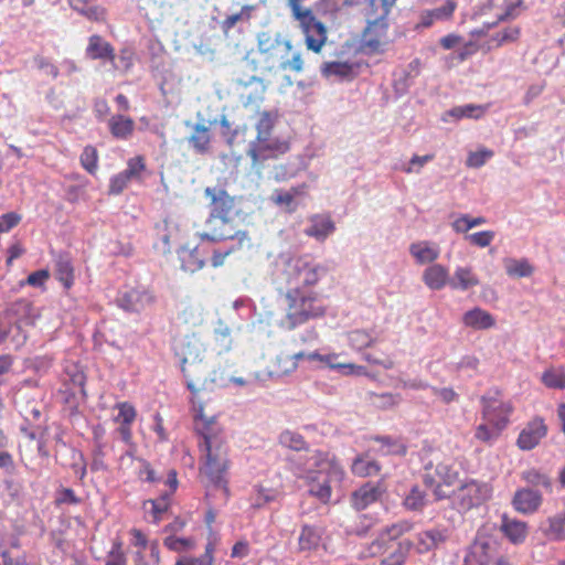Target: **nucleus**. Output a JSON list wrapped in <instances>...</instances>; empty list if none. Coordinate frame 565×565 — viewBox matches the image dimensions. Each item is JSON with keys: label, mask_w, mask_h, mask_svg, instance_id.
I'll return each instance as SVG.
<instances>
[{"label": "nucleus", "mask_w": 565, "mask_h": 565, "mask_svg": "<svg viewBox=\"0 0 565 565\" xmlns=\"http://www.w3.org/2000/svg\"><path fill=\"white\" fill-rule=\"evenodd\" d=\"M193 425L199 434L203 436L204 462L201 467V475L209 486L220 489L224 497L228 495L225 471L228 467L227 451L220 439L222 427L218 423L220 413L210 401L203 397H193Z\"/></svg>", "instance_id": "nucleus-1"}, {"label": "nucleus", "mask_w": 565, "mask_h": 565, "mask_svg": "<svg viewBox=\"0 0 565 565\" xmlns=\"http://www.w3.org/2000/svg\"><path fill=\"white\" fill-rule=\"evenodd\" d=\"M294 473L303 479L310 495L329 502L342 483L345 472L330 452L312 449L294 457Z\"/></svg>", "instance_id": "nucleus-2"}, {"label": "nucleus", "mask_w": 565, "mask_h": 565, "mask_svg": "<svg viewBox=\"0 0 565 565\" xmlns=\"http://www.w3.org/2000/svg\"><path fill=\"white\" fill-rule=\"evenodd\" d=\"M204 192L211 199L212 207L207 224L212 231L210 234H204L203 237L213 242L236 239L238 247H242L245 242H250L246 231L234 226L235 199L230 196L227 192L213 190V188H206Z\"/></svg>", "instance_id": "nucleus-3"}, {"label": "nucleus", "mask_w": 565, "mask_h": 565, "mask_svg": "<svg viewBox=\"0 0 565 565\" xmlns=\"http://www.w3.org/2000/svg\"><path fill=\"white\" fill-rule=\"evenodd\" d=\"M276 115L271 111L258 114L255 124L256 137L249 142L248 154L254 163H262L270 158L285 154L290 149L289 142L275 134Z\"/></svg>", "instance_id": "nucleus-4"}, {"label": "nucleus", "mask_w": 565, "mask_h": 565, "mask_svg": "<svg viewBox=\"0 0 565 565\" xmlns=\"http://www.w3.org/2000/svg\"><path fill=\"white\" fill-rule=\"evenodd\" d=\"M513 404L499 395L483 396L481 399V423L475 436L478 440L493 445L508 428Z\"/></svg>", "instance_id": "nucleus-5"}, {"label": "nucleus", "mask_w": 565, "mask_h": 565, "mask_svg": "<svg viewBox=\"0 0 565 565\" xmlns=\"http://www.w3.org/2000/svg\"><path fill=\"white\" fill-rule=\"evenodd\" d=\"M279 264L282 278L288 285L315 286L328 273L324 263L310 255H284Z\"/></svg>", "instance_id": "nucleus-6"}, {"label": "nucleus", "mask_w": 565, "mask_h": 565, "mask_svg": "<svg viewBox=\"0 0 565 565\" xmlns=\"http://www.w3.org/2000/svg\"><path fill=\"white\" fill-rule=\"evenodd\" d=\"M286 317L281 324L287 329L309 321L310 318H318L326 315V306L320 302L313 291H301L296 287L286 292L285 296Z\"/></svg>", "instance_id": "nucleus-7"}, {"label": "nucleus", "mask_w": 565, "mask_h": 565, "mask_svg": "<svg viewBox=\"0 0 565 565\" xmlns=\"http://www.w3.org/2000/svg\"><path fill=\"white\" fill-rule=\"evenodd\" d=\"M344 355V352L312 351L305 352L303 360H307L316 370L327 367L340 373L341 376H365L367 373L365 366L342 360Z\"/></svg>", "instance_id": "nucleus-8"}, {"label": "nucleus", "mask_w": 565, "mask_h": 565, "mask_svg": "<svg viewBox=\"0 0 565 565\" xmlns=\"http://www.w3.org/2000/svg\"><path fill=\"white\" fill-rule=\"evenodd\" d=\"M177 353L182 363V371L188 380V387L194 391L191 379H199L204 372L203 353L204 347L200 340L186 339L180 342Z\"/></svg>", "instance_id": "nucleus-9"}, {"label": "nucleus", "mask_w": 565, "mask_h": 565, "mask_svg": "<svg viewBox=\"0 0 565 565\" xmlns=\"http://www.w3.org/2000/svg\"><path fill=\"white\" fill-rule=\"evenodd\" d=\"M491 494L492 489L488 483L469 480L454 491L452 503L460 512H467L487 501Z\"/></svg>", "instance_id": "nucleus-10"}, {"label": "nucleus", "mask_w": 565, "mask_h": 565, "mask_svg": "<svg viewBox=\"0 0 565 565\" xmlns=\"http://www.w3.org/2000/svg\"><path fill=\"white\" fill-rule=\"evenodd\" d=\"M390 43L391 39L385 20H376L365 28L360 41V51L369 56H373V54L386 52Z\"/></svg>", "instance_id": "nucleus-11"}, {"label": "nucleus", "mask_w": 565, "mask_h": 565, "mask_svg": "<svg viewBox=\"0 0 565 565\" xmlns=\"http://www.w3.org/2000/svg\"><path fill=\"white\" fill-rule=\"evenodd\" d=\"M299 28L305 34V44L309 51L320 53L328 40V31L323 22L316 19L312 12L299 14L296 18Z\"/></svg>", "instance_id": "nucleus-12"}, {"label": "nucleus", "mask_w": 565, "mask_h": 565, "mask_svg": "<svg viewBox=\"0 0 565 565\" xmlns=\"http://www.w3.org/2000/svg\"><path fill=\"white\" fill-rule=\"evenodd\" d=\"M457 479L458 470L447 462H441L427 469L425 482L429 488H431L436 500H443V498H447L449 495V492L444 488H448V486L455 483Z\"/></svg>", "instance_id": "nucleus-13"}, {"label": "nucleus", "mask_w": 565, "mask_h": 565, "mask_svg": "<svg viewBox=\"0 0 565 565\" xmlns=\"http://www.w3.org/2000/svg\"><path fill=\"white\" fill-rule=\"evenodd\" d=\"M486 527L478 532L475 542L467 552L463 565H488L495 552L494 540L484 537Z\"/></svg>", "instance_id": "nucleus-14"}, {"label": "nucleus", "mask_w": 565, "mask_h": 565, "mask_svg": "<svg viewBox=\"0 0 565 565\" xmlns=\"http://www.w3.org/2000/svg\"><path fill=\"white\" fill-rule=\"evenodd\" d=\"M548 428L543 417H533L527 422L516 438V446L521 450H533L546 437Z\"/></svg>", "instance_id": "nucleus-15"}, {"label": "nucleus", "mask_w": 565, "mask_h": 565, "mask_svg": "<svg viewBox=\"0 0 565 565\" xmlns=\"http://www.w3.org/2000/svg\"><path fill=\"white\" fill-rule=\"evenodd\" d=\"M258 50L268 57H276L280 61L292 50L290 40L282 39L279 34L262 32L258 34Z\"/></svg>", "instance_id": "nucleus-16"}, {"label": "nucleus", "mask_w": 565, "mask_h": 565, "mask_svg": "<svg viewBox=\"0 0 565 565\" xmlns=\"http://www.w3.org/2000/svg\"><path fill=\"white\" fill-rule=\"evenodd\" d=\"M408 253L419 266H429V264L439 259L441 247L433 241H415L409 244Z\"/></svg>", "instance_id": "nucleus-17"}, {"label": "nucleus", "mask_w": 565, "mask_h": 565, "mask_svg": "<svg viewBox=\"0 0 565 565\" xmlns=\"http://www.w3.org/2000/svg\"><path fill=\"white\" fill-rule=\"evenodd\" d=\"M422 280L429 290L439 291L446 286H450V274L448 267L443 263H430L423 274Z\"/></svg>", "instance_id": "nucleus-18"}, {"label": "nucleus", "mask_w": 565, "mask_h": 565, "mask_svg": "<svg viewBox=\"0 0 565 565\" xmlns=\"http://www.w3.org/2000/svg\"><path fill=\"white\" fill-rule=\"evenodd\" d=\"M115 408L117 414L114 416V422L119 425L117 433L120 435L121 440L129 443L132 438L131 425L137 417V411L128 402L117 403Z\"/></svg>", "instance_id": "nucleus-19"}, {"label": "nucleus", "mask_w": 565, "mask_h": 565, "mask_svg": "<svg viewBox=\"0 0 565 565\" xmlns=\"http://www.w3.org/2000/svg\"><path fill=\"white\" fill-rule=\"evenodd\" d=\"M360 65L352 62H327L320 67V72L326 78L334 81H351L359 74Z\"/></svg>", "instance_id": "nucleus-20"}, {"label": "nucleus", "mask_w": 565, "mask_h": 565, "mask_svg": "<svg viewBox=\"0 0 565 565\" xmlns=\"http://www.w3.org/2000/svg\"><path fill=\"white\" fill-rule=\"evenodd\" d=\"M461 322L466 328L473 330H488L497 324L495 317L490 311L482 308H472L467 310L461 317Z\"/></svg>", "instance_id": "nucleus-21"}, {"label": "nucleus", "mask_w": 565, "mask_h": 565, "mask_svg": "<svg viewBox=\"0 0 565 565\" xmlns=\"http://www.w3.org/2000/svg\"><path fill=\"white\" fill-rule=\"evenodd\" d=\"M337 230L335 223L328 215H315L309 217V224L305 234L315 237L318 242H324Z\"/></svg>", "instance_id": "nucleus-22"}, {"label": "nucleus", "mask_w": 565, "mask_h": 565, "mask_svg": "<svg viewBox=\"0 0 565 565\" xmlns=\"http://www.w3.org/2000/svg\"><path fill=\"white\" fill-rule=\"evenodd\" d=\"M384 491L385 488L381 483H364L352 494L351 502L358 510L365 509L369 504L376 502Z\"/></svg>", "instance_id": "nucleus-23"}, {"label": "nucleus", "mask_w": 565, "mask_h": 565, "mask_svg": "<svg viewBox=\"0 0 565 565\" xmlns=\"http://www.w3.org/2000/svg\"><path fill=\"white\" fill-rule=\"evenodd\" d=\"M480 285V279L470 266H457L450 277V288L467 291Z\"/></svg>", "instance_id": "nucleus-24"}, {"label": "nucleus", "mask_w": 565, "mask_h": 565, "mask_svg": "<svg viewBox=\"0 0 565 565\" xmlns=\"http://www.w3.org/2000/svg\"><path fill=\"white\" fill-rule=\"evenodd\" d=\"M153 297L148 290L132 289L124 292L119 298L120 306L129 311H140L152 305Z\"/></svg>", "instance_id": "nucleus-25"}, {"label": "nucleus", "mask_w": 565, "mask_h": 565, "mask_svg": "<svg viewBox=\"0 0 565 565\" xmlns=\"http://www.w3.org/2000/svg\"><path fill=\"white\" fill-rule=\"evenodd\" d=\"M542 495L533 489L519 490L513 498V505L518 512L533 513L541 507Z\"/></svg>", "instance_id": "nucleus-26"}, {"label": "nucleus", "mask_w": 565, "mask_h": 565, "mask_svg": "<svg viewBox=\"0 0 565 565\" xmlns=\"http://www.w3.org/2000/svg\"><path fill=\"white\" fill-rule=\"evenodd\" d=\"M242 86V99L249 105V103H258L265 99V93L267 90V84L260 77L253 76L249 81L239 82Z\"/></svg>", "instance_id": "nucleus-27"}, {"label": "nucleus", "mask_w": 565, "mask_h": 565, "mask_svg": "<svg viewBox=\"0 0 565 565\" xmlns=\"http://www.w3.org/2000/svg\"><path fill=\"white\" fill-rule=\"evenodd\" d=\"M279 494V484H268L259 482L254 486V491L249 497L252 507L263 508L266 503L275 501Z\"/></svg>", "instance_id": "nucleus-28"}, {"label": "nucleus", "mask_w": 565, "mask_h": 565, "mask_svg": "<svg viewBox=\"0 0 565 565\" xmlns=\"http://www.w3.org/2000/svg\"><path fill=\"white\" fill-rule=\"evenodd\" d=\"M501 529L505 537L513 544L523 543L529 534L526 523L516 519L503 518L501 521Z\"/></svg>", "instance_id": "nucleus-29"}, {"label": "nucleus", "mask_w": 565, "mask_h": 565, "mask_svg": "<svg viewBox=\"0 0 565 565\" xmlns=\"http://www.w3.org/2000/svg\"><path fill=\"white\" fill-rule=\"evenodd\" d=\"M86 55L87 57L94 60H114V49L113 45L107 42V40L98 36V34H93L88 39V43L86 45Z\"/></svg>", "instance_id": "nucleus-30"}, {"label": "nucleus", "mask_w": 565, "mask_h": 565, "mask_svg": "<svg viewBox=\"0 0 565 565\" xmlns=\"http://www.w3.org/2000/svg\"><path fill=\"white\" fill-rule=\"evenodd\" d=\"M305 352L299 353H279L276 355L274 361V371L273 373L276 376H286V374H290L295 372L298 367L299 360H303Z\"/></svg>", "instance_id": "nucleus-31"}, {"label": "nucleus", "mask_w": 565, "mask_h": 565, "mask_svg": "<svg viewBox=\"0 0 565 565\" xmlns=\"http://www.w3.org/2000/svg\"><path fill=\"white\" fill-rule=\"evenodd\" d=\"M134 119L126 117V115H113L108 119V128L113 137L118 139H128L134 134Z\"/></svg>", "instance_id": "nucleus-32"}, {"label": "nucleus", "mask_w": 565, "mask_h": 565, "mask_svg": "<svg viewBox=\"0 0 565 565\" xmlns=\"http://www.w3.org/2000/svg\"><path fill=\"white\" fill-rule=\"evenodd\" d=\"M70 6L88 20L104 21L106 19L105 9L94 0H70Z\"/></svg>", "instance_id": "nucleus-33"}, {"label": "nucleus", "mask_w": 565, "mask_h": 565, "mask_svg": "<svg viewBox=\"0 0 565 565\" xmlns=\"http://www.w3.org/2000/svg\"><path fill=\"white\" fill-rule=\"evenodd\" d=\"M503 265L507 275L511 278H529L534 273V266L525 258H507Z\"/></svg>", "instance_id": "nucleus-34"}, {"label": "nucleus", "mask_w": 565, "mask_h": 565, "mask_svg": "<svg viewBox=\"0 0 565 565\" xmlns=\"http://www.w3.org/2000/svg\"><path fill=\"white\" fill-rule=\"evenodd\" d=\"M445 539L446 534L439 530L420 532L416 539V550L420 553L431 551L443 543Z\"/></svg>", "instance_id": "nucleus-35"}, {"label": "nucleus", "mask_w": 565, "mask_h": 565, "mask_svg": "<svg viewBox=\"0 0 565 565\" xmlns=\"http://www.w3.org/2000/svg\"><path fill=\"white\" fill-rule=\"evenodd\" d=\"M15 312L19 316L15 322L17 329H22L23 324H35L39 317L42 316V311L38 310L28 302H19L15 305Z\"/></svg>", "instance_id": "nucleus-36"}, {"label": "nucleus", "mask_w": 565, "mask_h": 565, "mask_svg": "<svg viewBox=\"0 0 565 565\" xmlns=\"http://www.w3.org/2000/svg\"><path fill=\"white\" fill-rule=\"evenodd\" d=\"M321 543V532L316 526L305 525L299 533V550L312 551Z\"/></svg>", "instance_id": "nucleus-37"}, {"label": "nucleus", "mask_w": 565, "mask_h": 565, "mask_svg": "<svg viewBox=\"0 0 565 565\" xmlns=\"http://www.w3.org/2000/svg\"><path fill=\"white\" fill-rule=\"evenodd\" d=\"M494 151L486 148V146H478L477 149L469 150L466 157V167L478 169L482 168L488 161L492 160Z\"/></svg>", "instance_id": "nucleus-38"}, {"label": "nucleus", "mask_w": 565, "mask_h": 565, "mask_svg": "<svg viewBox=\"0 0 565 565\" xmlns=\"http://www.w3.org/2000/svg\"><path fill=\"white\" fill-rule=\"evenodd\" d=\"M543 532L552 540H565V512L547 519V525L543 527Z\"/></svg>", "instance_id": "nucleus-39"}, {"label": "nucleus", "mask_w": 565, "mask_h": 565, "mask_svg": "<svg viewBox=\"0 0 565 565\" xmlns=\"http://www.w3.org/2000/svg\"><path fill=\"white\" fill-rule=\"evenodd\" d=\"M545 386L552 390H564L565 387V369L564 366H550L541 376Z\"/></svg>", "instance_id": "nucleus-40"}, {"label": "nucleus", "mask_w": 565, "mask_h": 565, "mask_svg": "<svg viewBox=\"0 0 565 565\" xmlns=\"http://www.w3.org/2000/svg\"><path fill=\"white\" fill-rule=\"evenodd\" d=\"M380 470L379 465L370 458L360 457L352 463V471L360 477L376 476Z\"/></svg>", "instance_id": "nucleus-41"}, {"label": "nucleus", "mask_w": 565, "mask_h": 565, "mask_svg": "<svg viewBox=\"0 0 565 565\" xmlns=\"http://www.w3.org/2000/svg\"><path fill=\"white\" fill-rule=\"evenodd\" d=\"M427 495L419 487H413L404 498V507L408 510H422L427 504Z\"/></svg>", "instance_id": "nucleus-42"}, {"label": "nucleus", "mask_w": 565, "mask_h": 565, "mask_svg": "<svg viewBox=\"0 0 565 565\" xmlns=\"http://www.w3.org/2000/svg\"><path fill=\"white\" fill-rule=\"evenodd\" d=\"M495 238V232L492 230L471 232L465 236L466 242L479 248H487Z\"/></svg>", "instance_id": "nucleus-43"}, {"label": "nucleus", "mask_w": 565, "mask_h": 565, "mask_svg": "<svg viewBox=\"0 0 565 565\" xmlns=\"http://www.w3.org/2000/svg\"><path fill=\"white\" fill-rule=\"evenodd\" d=\"M143 508L146 512L151 514L153 521H159L169 508L168 497L163 495L158 500L146 501Z\"/></svg>", "instance_id": "nucleus-44"}, {"label": "nucleus", "mask_w": 565, "mask_h": 565, "mask_svg": "<svg viewBox=\"0 0 565 565\" xmlns=\"http://www.w3.org/2000/svg\"><path fill=\"white\" fill-rule=\"evenodd\" d=\"M190 142L193 146V148L200 152L207 150L210 143V135L207 127L201 125L195 126Z\"/></svg>", "instance_id": "nucleus-45"}, {"label": "nucleus", "mask_w": 565, "mask_h": 565, "mask_svg": "<svg viewBox=\"0 0 565 565\" xmlns=\"http://www.w3.org/2000/svg\"><path fill=\"white\" fill-rule=\"evenodd\" d=\"M349 344L351 348L361 350L374 342L373 335L371 333L365 332V330H353L348 334Z\"/></svg>", "instance_id": "nucleus-46"}, {"label": "nucleus", "mask_w": 565, "mask_h": 565, "mask_svg": "<svg viewBox=\"0 0 565 565\" xmlns=\"http://www.w3.org/2000/svg\"><path fill=\"white\" fill-rule=\"evenodd\" d=\"M214 339L218 342L222 350L227 352L233 345V339L228 324L223 321H218V324L214 329Z\"/></svg>", "instance_id": "nucleus-47"}, {"label": "nucleus", "mask_w": 565, "mask_h": 565, "mask_svg": "<svg viewBox=\"0 0 565 565\" xmlns=\"http://www.w3.org/2000/svg\"><path fill=\"white\" fill-rule=\"evenodd\" d=\"M274 204L285 207L286 211L294 212L299 205L298 201H294L292 193L288 191H275L271 196Z\"/></svg>", "instance_id": "nucleus-48"}, {"label": "nucleus", "mask_w": 565, "mask_h": 565, "mask_svg": "<svg viewBox=\"0 0 565 565\" xmlns=\"http://www.w3.org/2000/svg\"><path fill=\"white\" fill-rule=\"evenodd\" d=\"M279 444L292 448L294 450H301L305 447L306 441L302 436L295 431H284L279 435Z\"/></svg>", "instance_id": "nucleus-49"}, {"label": "nucleus", "mask_w": 565, "mask_h": 565, "mask_svg": "<svg viewBox=\"0 0 565 565\" xmlns=\"http://www.w3.org/2000/svg\"><path fill=\"white\" fill-rule=\"evenodd\" d=\"M433 158V154L413 156L407 166L403 168V171L407 174H419L426 163L430 162Z\"/></svg>", "instance_id": "nucleus-50"}, {"label": "nucleus", "mask_w": 565, "mask_h": 565, "mask_svg": "<svg viewBox=\"0 0 565 565\" xmlns=\"http://www.w3.org/2000/svg\"><path fill=\"white\" fill-rule=\"evenodd\" d=\"M524 477L529 483L540 484L543 488H545L547 491L553 490V483L551 481V478H548V476L544 475V472H542L540 470H536V469L527 470L525 472Z\"/></svg>", "instance_id": "nucleus-51"}, {"label": "nucleus", "mask_w": 565, "mask_h": 565, "mask_svg": "<svg viewBox=\"0 0 565 565\" xmlns=\"http://www.w3.org/2000/svg\"><path fill=\"white\" fill-rule=\"evenodd\" d=\"M81 161L83 168H85L89 173H93L97 169L98 164V153L97 150L92 148V146H86L83 150Z\"/></svg>", "instance_id": "nucleus-52"}, {"label": "nucleus", "mask_w": 565, "mask_h": 565, "mask_svg": "<svg viewBox=\"0 0 565 565\" xmlns=\"http://www.w3.org/2000/svg\"><path fill=\"white\" fill-rule=\"evenodd\" d=\"M252 7H243L238 13L230 14L223 22V29L225 32L239 21H248L252 12Z\"/></svg>", "instance_id": "nucleus-53"}, {"label": "nucleus", "mask_w": 565, "mask_h": 565, "mask_svg": "<svg viewBox=\"0 0 565 565\" xmlns=\"http://www.w3.org/2000/svg\"><path fill=\"white\" fill-rule=\"evenodd\" d=\"M456 9V3L452 0H447L441 7L433 9L429 17H434L435 21L448 20L451 18Z\"/></svg>", "instance_id": "nucleus-54"}, {"label": "nucleus", "mask_w": 565, "mask_h": 565, "mask_svg": "<svg viewBox=\"0 0 565 565\" xmlns=\"http://www.w3.org/2000/svg\"><path fill=\"white\" fill-rule=\"evenodd\" d=\"M164 545L168 547V550L172 551H188L193 547L194 542L191 539H183V537H177V536H168L164 539Z\"/></svg>", "instance_id": "nucleus-55"}, {"label": "nucleus", "mask_w": 565, "mask_h": 565, "mask_svg": "<svg viewBox=\"0 0 565 565\" xmlns=\"http://www.w3.org/2000/svg\"><path fill=\"white\" fill-rule=\"evenodd\" d=\"M450 227L456 233H465V235H468V232L471 228V216L467 215V213H459L452 222L450 223Z\"/></svg>", "instance_id": "nucleus-56"}, {"label": "nucleus", "mask_w": 565, "mask_h": 565, "mask_svg": "<svg viewBox=\"0 0 565 565\" xmlns=\"http://www.w3.org/2000/svg\"><path fill=\"white\" fill-rule=\"evenodd\" d=\"M57 278L63 281L65 287H71L73 284V270L71 263L67 260L57 262L56 268Z\"/></svg>", "instance_id": "nucleus-57"}, {"label": "nucleus", "mask_w": 565, "mask_h": 565, "mask_svg": "<svg viewBox=\"0 0 565 565\" xmlns=\"http://www.w3.org/2000/svg\"><path fill=\"white\" fill-rule=\"evenodd\" d=\"M22 220L17 212H8L0 216V233L8 232L17 226Z\"/></svg>", "instance_id": "nucleus-58"}, {"label": "nucleus", "mask_w": 565, "mask_h": 565, "mask_svg": "<svg viewBox=\"0 0 565 565\" xmlns=\"http://www.w3.org/2000/svg\"><path fill=\"white\" fill-rule=\"evenodd\" d=\"M434 394L437 396L439 401L443 403L449 404L454 402H458L459 394L452 388H449V386H443L441 388H437L435 386L433 388Z\"/></svg>", "instance_id": "nucleus-59"}, {"label": "nucleus", "mask_w": 565, "mask_h": 565, "mask_svg": "<svg viewBox=\"0 0 565 565\" xmlns=\"http://www.w3.org/2000/svg\"><path fill=\"white\" fill-rule=\"evenodd\" d=\"M130 179L124 170L121 173H118L111 178L109 190L111 193L118 194L121 193V191L125 190L127 184L129 183Z\"/></svg>", "instance_id": "nucleus-60"}, {"label": "nucleus", "mask_w": 565, "mask_h": 565, "mask_svg": "<svg viewBox=\"0 0 565 565\" xmlns=\"http://www.w3.org/2000/svg\"><path fill=\"white\" fill-rule=\"evenodd\" d=\"M519 35V29L516 26H509L503 29L501 32L497 33V38H494L495 45H502L504 43H510V41L516 40Z\"/></svg>", "instance_id": "nucleus-61"}, {"label": "nucleus", "mask_w": 565, "mask_h": 565, "mask_svg": "<svg viewBox=\"0 0 565 565\" xmlns=\"http://www.w3.org/2000/svg\"><path fill=\"white\" fill-rule=\"evenodd\" d=\"M143 159H141V157H134L131 160L128 161L126 172L129 179L131 180V178L139 177L140 172L143 171Z\"/></svg>", "instance_id": "nucleus-62"}, {"label": "nucleus", "mask_w": 565, "mask_h": 565, "mask_svg": "<svg viewBox=\"0 0 565 565\" xmlns=\"http://www.w3.org/2000/svg\"><path fill=\"white\" fill-rule=\"evenodd\" d=\"M50 278V273L47 270H39L35 273H31L26 278V284L34 287H42Z\"/></svg>", "instance_id": "nucleus-63"}, {"label": "nucleus", "mask_w": 565, "mask_h": 565, "mask_svg": "<svg viewBox=\"0 0 565 565\" xmlns=\"http://www.w3.org/2000/svg\"><path fill=\"white\" fill-rule=\"evenodd\" d=\"M106 565H126L125 556L121 552V545L119 543L114 544L113 551L107 557Z\"/></svg>", "instance_id": "nucleus-64"}]
</instances>
